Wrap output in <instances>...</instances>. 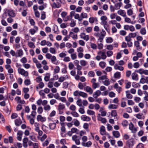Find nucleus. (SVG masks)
Listing matches in <instances>:
<instances>
[{
    "instance_id": "nucleus-1",
    "label": "nucleus",
    "mask_w": 148,
    "mask_h": 148,
    "mask_svg": "<svg viewBox=\"0 0 148 148\" xmlns=\"http://www.w3.org/2000/svg\"><path fill=\"white\" fill-rule=\"evenodd\" d=\"M73 95L75 97L81 96L84 98L87 97L88 96V94L86 93L78 90H76L74 92Z\"/></svg>"
},
{
    "instance_id": "nucleus-2",
    "label": "nucleus",
    "mask_w": 148,
    "mask_h": 148,
    "mask_svg": "<svg viewBox=\"0 0 148 148\" xmlns=\"http://www.w3.org/2000/svg\"><path fill=\"white\" fill-rule=\"evenodd\" d=\"M65 0H56L57 3L53 2L52 5V8H59L61 6V4H64Z\"/></svg>"
},
{
    "instance_id": "nucleus-3",
    "label": "nucleus",
    "mask_w": 148,
    "mask_h": 148,
    "mask_svg": "<svg viewBox=\"0 0 148 148\" xmlns=\"http://www.w3.org/2000/svg\"><path fill=\"white\" fill-rule=\"evenodd\" d=\"M18 72L19 74L21 75L24 77H27L28 76L29 73L27 71H25L24 69L20 67L18 68Z\"/></svg>"
},
{
    "instance_id": "nucleus-4",
    "label": "nucleus",
    "mask_w": 148,
    "mask_h": 148,
    "mask_svg": "<svg viewBox=\"0 0 148 148\" xmlns=\"http://www.w3.org/2000/svg\"><path fill=\"white\" fill-rule=\"evenodd\" d=\"M79 130L77 128L75 127H73L71 129V131H69L68 133V135L70 136H71L73 133H76L77 134H78V132Z\"/></svg>"
},
{
    "instance_id": "nucleus-5",
    "label": "nucleus",
    "mask_w": 148,
    "mask_h": 148,
    "mask_svg": "<svg viewBox=\"0 0 148 148\" xmlns=\"http://www.w3.org/2000/svg\"><path fill=\"white\" fill-rule=\"evenodd\" d=\"M65 106L64 104L60 103L58 106V110L59 114H61L63 113L62 110L65 108Z\"/></svg>"
},
{
    "instance_id": "nucleus-6",
    "label": "nucleus",
    "mask_w": 148,
    "mask_h": 148,
    "mask_svg": "<svg viewBox=\"0 0 148 148\" xmlns=\"http://www.w3.org/2000/svg\"><path fill=\"white\" fill-rule=\"evenodd\" d=\"M137 72L141 75L144 74L146 75H148V70H144L143 69H141L137 71Z\"/></svg>"
},
{
    "instance_id": "nucleus-7",
    "label": "nucleus",
    "mask_w": 148,
    "mask_h": 148,
    "mask_svg": "<svg viewBox=\"0 0 148 148\" xmlns=\"http://www.w3.org/2000/svg\"><path fill=\"white\" fill-rule=\"evenodd\" d=\"M80 36L81 38L83 39L86 41H88L89 39V36L88 35H86L84 33H81Z\"/></svg>"
},
{
    "instance_id": "nucleus-8",
    "label": "nucleus",
    "mask_w": 148,
    "mask_h": 148,
    "mask_svg": "<svg viewBox=\"0 0 148 148\" xmlns=\"http://www.w3.org/2000/svg\"><path fill=\"white\" fill-rule=\"evenodd\" d=\"M15 100L18 103H20L22 104H24L25 103V101L23 100H21V97H16L15 98Z\"/></svg>"
},
{
    "instance_id": "nucleus-9",
    "label": "nucleus",
    "mask_w": 148,
    "mask_h": 148,
    "mask_svg": "<svg viewBox=\"0 0 148 148\" xmlns=\"http://www.w3.org/2000/svg\"><path fill=\"white\" fill-rule=\"evenodd\" d=\"M98 54L100 56L101 58L103 60L105 59L107 57L105 52L100 51L98 53Z\"/></svg>"
},
{
    "instance_id": "nucleus-10",
    "label": "nucleus",
    "mask_w": 148,
    "mask_h": 148,
    "mask_svg": "<svg viewBox=\"0 0 148 148\" xmlns=\"http://www.w3.org/2000/svg\"><path fill=\"white\" fill-rule=\"evenodd\" d=\"M34 29H31L29 30V33L32 35L38 30V28L37 26H34Z\"/></svg>"
},
{
    "instance_id": "nucleus-11",
    "label": "nucleus",
    "mask_w": 148,
    "mask_h": 148,
    "mask_svg": "<svg viewBox=\"0 0 148 148\" xmlns=\"http://www.w3.org/2000/svg\"><path fill=\"white\" fill-rule=\"evenodd\" d=\"M117 14L123 17L126 16V13L125 10L120 9L117 12Z\"/></svg>"
},
{
    "instance_id": "nucleus-12",
    "label": "nucleus",
    "mask_w": 148,
    "mask_h": 148,
    "mask_svg": "<svg viewBox=\"0 0 148 148\" xmlns=\"http://www.w3.org/2000/svg\"><path fill=\"white\" fill-rule=\"evenodd\" d=\"M37 119L38 121L43 122L46 121V118L45 117L42 116L41 115H38L37 116Z\"/></svg>"
},
{
    "instance_id": "nucleus-13",
    "label": "nucleus",
    "mask_w": 148,
    "mask_h": 148,
    "mask_svg": "<svg viewBox=\"0 0 148 148\" xmlns=\"http://www.w3.org/2000/svg\"><path fill=\"white\" fill-rule=\"evenodd\" d=\"M7 13L10 16L14 17L15 16V14L13 10H7Z\"/></svg>"
},
{
    "instance_id": "nucleus-14",
    "label": "nucleus",
    "mask_w": 148,
    "mask_h": 148,
    "mask_svg": "<svg viewBox=\"0 0 148 148\" xmlns=\"http://www.w3.org/2000/svg\"><path fill=\"white\" fill-rule=\"evenodd\" d=\"M84 90L90 95L92 94L93 92V90L89 86H86Z\"/></svg>"
},
{
    "instance_id": "nucleus-15",
    "label": "nucleus",
    "mask_w": 148,
    "mask_h": 148,
    "mask_svg": "<svg viewBox=\"0 0 148 148\" xmlns=\"http://www.w3.org/2000/svg\"><path fill=\"white\" fill-rule=\"evenodd\" d=\"M100 134L102 135H104L106 134V131L105 128L104 126L102 125L101 127L100 130Z\"/></svg>"
},
{
    "instance_id": "nucleus-16",
    "label": "nucleus",
    "mask_w": 148,
    "mask_h": 148,
    "mask_svg": "<svg viewBox=\"0 0 148 148\" xmlns=\"http://www.w3.org/2000/svg\"><path fill=\"white\" fill-rule=\"evenodd\" d=\"M23 132L21 131H18L17 133V138L18 140L21 141L22 139Z\"/></svg>"
},
{
    "instance_id": "nucleus-17",
    "label": "nucleus",
    "mask_w": 148,
    "mask_h": 148,
    "mask_svg": "<svg viewBox=\"0 0 148 148\" xmlns=\"http://www.w3.org/2000/svg\"><path fill=\"white\" fill-rule=\"evenodd\" d=\"M81 119L83 121H89L91 120L90 118L85 115H82L81 116Z\"/></svg>"
},
{
    "instance_id": "nucleus-18",
    "label": "nucleus",
    "mask_w": 148,
    "mask_h": 148,
    "mask_svg": "<svg viewBox=\"0 0 148 148\" xmlns=\"http://www.w3.org/2000/svg\"><path fill=\"white\" fill-rule=\"evenodd\" d=\"M101 91L99 90H97L93 94V97L95 98L96 99L101 95Z\"/></svg>"
},
{
    "instance_id": "nucleus-19",
    "label": "nucleus",
    "mask_w": 148,
    "mask_h": 148,
    "mask_svg": "<svg viewBox=\"0 0 148 148\" xmlns=\"http://www.w3.org/2000/svg\"><path fill=\"white\" fill-rule=\"evenodd\" d=\"M69 35L70 37H71L74 40H76L77 38V34H75L72 32H70Z\"/></svg>"
},
{
    "instance_id": "nucleus-20",
    "label": "nucleus",
    "mask_w": 148,
    "mask_h": 148,
    "mask_svg": "<svg viewBox=\"0 0 148 148\" xmlns=\"http://www.w3.org/2000/svg\"><path fill=\"white\" fill-rule=\"evenodd\" d=\"M22 121L20 119H17L15 120V125L18 126L22 123Z\"/></svg>"
},
{
    "instance_id": "nucleus-21",
    "label": "nucleus",
    "mask_w": 148,
    "mask_h": 148,
    "mask_svg": "<svg viewBox=\"0 0 148 148\" xmlns=\"http://www.w3.org/2000/svg\"><path fill=\"white\" fill-rule=\"evenodd\" d=\"M138 75L136 73H132V79L136 81L138 80Z\"/></svg>"
},
{
    "instance_id": "nucleus-22",
    "label": "nucleus",
    "mask_w": 148,
    "mask_h": 148,
    "mask_svg": "<svg viewBox=\"0 0 148 148\" xmlns=\"http://www.w3.org/2000/svg\"><path fill=\"white\" fill-rule=\"evenodd\" d=\"M112 134L116 138H118L120 136V134L119 132L116 131H113Z\"/></svg>"
},
{
    "instance_id": "nucleus-23",
    "label": "nucleus",
    "mask_w": 148,
    "mask_h": 148,
    "mask_svg": "<svg viewBox=\"0 0 148 148\" xmlns=\"http://www.w3.org/2000/svg\"><path fill=\"white\" fill-rule=\"evenodd\" d=\"M114 69L116 70H119L121 71L123 70L124 68L123 66H119L118 65L116 64L114 66Z\"/></svg>"
},
{
    "instance_id": "nucleus-24",
    "label": "nucleus",
    "mask_w": 148,
    "mask_h": 148,
    "mask_svg": "<svg viewBox=\"0 0 148 148\" xmlns=\"http://www.w3.org/2000/svg\"><path fill=\"white\" fill-rule=\"evenodd\" d=\"M61 130L62 132L65 133L66 132V128L65 127V124L64 123H61Z\"/></svg>"
},
{
    "instance_id": "nucleus-25",
    "label": "nucleus",
    "mask_w": 148,
    "mask_h": 148,
    "mask_svg": "<svg viewBox=\"0 0 148 148\" xmlns=\"http://www.w3.org/2000/svg\"><path fill=\"white\" fill-rule=\"evenodd\" d=\"M52 62L56 64H57L58 63V62H57V59L56 57L55 56H53L51 58Z\"/></svg>"
},
{
    "instance_id": "nucleus-26",
    "label": "nucleus",
    "mask_w": 148,
    "mask_h": 148,
    "mask_svg": "<svg viewBox=\"0 0 148 148\" xmlns=\"http://www.w3.org/2000/svg\"><path fill=\"white\" fill-rule=\"evenodd\" d=\"M122 3L121 2H120L119 3L115 4V9L116 10L119 9Z\"/></svg>"
},
{
    "instance_id": "nucleus-27",
    "label": "nucleus",
    "mask_w": 148,
    "mask_h": 148,
    "mask_svg": "<svg viewBox=\"0 0 148 148\" xmlns=\"http://www.w3.org/2000/svg\"><path fill=\"white\" fill-rule=\"evenodd\" d=\"M50 74L49 73H47L46 74V76L44 77V80L46 82H48L49 81Z\"/></svg>"
},
{
    "instance_id": "nucleus-28",
    "label": "nucleus",
    "mask_w": 148,
    "mask_h": 148,
    "mask_svg": "<svg viewBox=\"0 0 148 148\" xmlns=\"http://www.w3.org/2000/svg\"><path fill=\"white\" fill-rule=\"evenodd\" d=\"M118 106L117 105L115 104H111L108 106V108L109 109H116L117 108Z\"/></svg>"
},
{
    "instance_id": "nucleus-29",
    "label": "nucleus",
    "mask_w": 148,
    "mask_h": 148,
    "mask_svg": "<svg viewBox=\"0 0 148 148\" xmlns=\"http://www.w3.org/2000/svg\"><path fill=\"white\" fill-rule=\"evenodd\" d=\"M44 86V84L42 82H40L39 84L38 85V86L36 87V88L37 89H39V88H42Z\"/></svg>"
},
{
    "instance_id": "nucleus-30",
    "label": "nucleus",
    "mask_w": 148,
    "mask_h": 148,
    "mask_svg": "<svg viewBox=\"0 0 148 148\" xmlns=\"http://www.w3.org/2000/svg\"><path fill=\"white\" fill-rule=\"evenodd\" d=\"M73 122H74V124L76 126H78L80 125V123L79 121L76 119H74L73 120Z\"/></svg>"
},
{
    "instance_id": "nucleus-31",
    "label": "nucleus",
    "mask_w": 148,
    "mask_h": 148,
    "mask_svg": "<svg viewBox=\"0 0 148 148\" xmlns=\"http://www.w3.org/2000/svg\"><path fill=\"white\" fill-rule=\"evenodd\" d=\"M49 126L51 129L53 130L56 127V124L55 123H50L49 124Z\"/></svg>"
},
{
    "instance_id": "nucleus-32",
    "label": "nucleus",
    "mask_w": 148,
    "mask_h": 148,
    "mask_svg": "<svg viewBox=\"0 0 148 148\" xmlns=\"http://www.w3.org/2000/svg\"><path fill=\"white\" fill-rule=\"evenodd\" d=\"M114 77L115 78H119L121 76V74L120 72H117L114 74Z\"/></svg>"
},
{
    "instance_id": "nucleus-33",
    "label": "nucleus",
    "mask_w": 148,
    "mask_h": 148,
    "mask_svg": "<svg viewBox=\"0 0 148 148\" xmlns=\"http://www.w3.org/2000/svg\"><path fill=\"white\" fill-rule=\"evenodd\" d=\"M80 63L81 66H84L88 64V62L84 60H81L80 61Z\"/></svg>"
},
{
    "instance_id": "nucleus-34",
    "label": "nucleus",
    "mask_w": 148,
    "mask_h": 148,
    "mask_svg": "<svg viewBox=\"0 0 148 148\" xmlns=\"http://www.w3.org/2000/svg\"><path fill=\"white\" fill-rule=\"evenodd\" d=\"M18 56L19 57H21L23 54V52L22 49H19L17 50Z\"/></svg>"
},
{
    "instance_id": "nucleus-35",
    "label": "nucleus",
    "mask_w": 148,
    "mask_h": 148,
    "mask_svg": "<svg viewBox=\"0 0 148 148\" xmlns=\"http://www.w3.org/2000/svg\"><path fill=\"white\" fill-rule=\"evenodd\" d=\"M87 14L86 13L82 12L81 14L80 17L82 19L83 18H87Z\"/></svg>"
},
{
    "instance_id": "nucleus-36",
    "label": "nucleus",
    "mask_w": 148,
    "mask_h": 148,
    "mask_svg": "<svg viewBox=\"0 0 148 148\" xmlns=\"http://www.w3.org/2000/svg\"><path fill=\"white\" fill-rule=\"evenodd\" d=\"M106 63L103 61L99 63V66L102 68H105L106 66Z\"/></svg>"
},
{
    "instance_id": "nucleus-37",
    "label": "nucleus",
    "mask_w": 148,
    "mask_h": 148,
    "mask_svg": "<svg viewBox=\"0 0 148 148\" xmlns=\"http://www.w3.org/2000/svg\"><path fill=\"white\" fill-rule=\"evenodd\" d=\"M92 27H88L86 28V32L88 33H90L92 31Z\"/></svg>"
},
{
    "instance_id": "nucleus-38",
    "label": "nucleus",
    "mask_w": 148,
    "mask_h": 148,
    "mask_svg": "<svg viewBox=\"0 0 148 148\" xmlns=\"http://www.w3.org/2000/svg\"><path fill=\"white\" fill-rule=\"evenodd\" d=\"M95 74L94 71H91L89 72L88 74V76L89 77H93L95 76Z\"/></svg>"
},
{
    "instance_id": "nucleus-39",
    "label": "nucleus",
    "mask_w": 148,
    "mask_h": 148,
    "mask_svg": "<svg viewBox=\"0 0 148 148\" xmlns=\"http://www.w3.org/2000/svg\"><path fill=\"white\" fill-rule=\"evenodd\" d=\"M87 113L89 115H93L95 114V112L92 111L90 110H87Z\"/></svg>"
},
{
    "instance_id": "nucleus-40",
    "label": "nucleus",
    "mask_w": 148,
    "mask_h": 148,
    "mask_svg": "<svg viewBox=\"0 0 148 148\" xmlns=\"http://www.w3.org/2000/svg\"><path fill=\"white\" fill-rule=\"evenodd\" d=\"M122 125L124 127H127L128 125V123L127 120H124L122 121Z\"/></svg>"
},
{
    "instance_id": "nucleus-41",
    "label": "nucleus",
    "mask_w": 148,
    "mask_h": 148,
    "mask_svg": "<svg viewBox=\"0 0 148 148\" xmlns=\"http://www.w3.org/2000/svg\"><path fill=\"white\" fill-rule=\"evenodd\" d=\"M28 45L29 47L33 49L35 47L34 43L31 42H28Z\"/></svg>"
},
{
    "instance_id": "nucleus-42",
    "label": "nucleus",
    "mask_w": 148,
    "mask_h": 148,
    "mask_svg": "<svg viewBox=\"0 0 148 148\" xmlns=\"http://www.w3.org/2000/svg\"><path fill=\"white\" fill-rule=\"evenodd\" d=\"M60 70V69L59 67L58 66H56L54 69V73H58Z\"/></svg>"
},
{
    "instance_id": "nucleus-43",
    "label": "nucleus",
    "mask_w": 148,
    "mask_h": 148,
    "mask_svg": "<svg viewBox=\"0 0 148 148\" xmlns=\"http://www.w3.org/2000/svg\"><path fill=\"white\" fill-rule=\"evenodd\" d=\"M132 86L134 88H137L140 87V86L138 83L133 82L132 84Z\"/></svg>"
},
{
    "instance_id": "nucleus-44",
    "label": "nucleus",
    "mask_w": 148,
    "mask_h": 148,
    "mask_svg": "<svg viewBox=\"0 0 148 148\" xmlns=\"http://www.w3.org/2000/svg\"><path fill=\"white\" fill-rule=\"evenodd\" d=\"M63 60L65 62H69L70 61L71 59L69 56H65L63 59Z\"/></svg>"
},
{
    "instance_id": "nucleus-45",
    "label": "nucleus",
    "mask_w": 148,
    "mask_h": 148,
    "mask_svg": "<svg viewBox=\"0 0 148 148\" xmlns=\"http://www.w3.org/2000/svg\"><path fill=\"white\" fill-rule=\"evenodd\" d=\"M103 84L106 86H108L110 84V82L109 80V79H107L106 80H105L103 82Z\"/></svg>"
},
{
    "instance_id": "nucleus-46",
    "label": "nucleus",
    "mask_w": 148,
    "mask_h": 148,
    "mask_svg": "<svg viewBox=\"0 0 148 148\" xmlns=\"http://www.w3.org/2000/svg\"><path fill=\"white\" fill-rule=\"evenodd\" d=\"M41 13V18L42 20H43L46 18L45 12L44 11H42Z\"/></svg>"
},
{
    "instance_id": "nucleus-47",
    "label": "nucleus",
    "mask_w": 148,
    "mask_h": 148,
    "mask_svg": "<svg viewBox=\"0 0 148 148\" xmlns=\"http://www.w3.org/2000/svg\"><path fill=\"white\" fill-rule=\"evenodd\" d=\"M68 67L70 70H72L73 69L74 67V66L72 62H70L69 64Z\"/></svg>"
},
{
    "instance_id": "nucleus-48",
    "label": "nucleus",
    "mask_w": 148,
    "mask_h": 148,
    "mask_svg": "<svg viewBox=\"0 0 148 148\" xmlns=\"http://www.w3.org/2000/svg\"><path fill=\"white\" fill-rule=\"evenodd\" d=\"M82 101L81 99H79L76 102L77 105L79 106H82Z\"/></svg>"
},
{
    "instance_id": "nucleus-49",
    "label": "nucleus",
    "mask_w": 148,
    "mask_h": 148,
    "mask_svg": "<svg viewBox=\"0 0 148 148\" xmlns=\"http://www.w3.org/2000/svg\"><path fill=\"white\" fill-rule=\"evenodd\" d=\"M71 16H70V15L67 16H66L65 18H64L63 20L65 22H66L68 21L69 20H70L71 19Z\"/></svg>"
},
{
    "instance_id": "nucleus-50",
    "label": "nucleus",
    "mask_w": 148,
    "mask_h": 148,
    "mask_svg": "<svg viewBox=\"0 0 148 148\" xmlns=\"http://www.w3.org/2000/svg\"><path fill=\"white\" fill-rule=\"evenodd\" d=\"M21 62L23 64H25L27 62V58L25 57H23L20 60Z\"/></svg>"
},
{
    "instance_id": "nucleus-51",
    "label": "nucleus",
    "mask_w": 148,
    "mask_h": 148,
    "mask_svg": "<svg viewBox=\"0 0 148 148\" xmlns=\"http://www.w3.org/2000/svg\"><path fill=\"white\" fill-rule=\"evenodd\" d=\"M43 111V109L42 107H39L37 109V112L39 114H41Z\"/></svg>"
},
{
    "instance_id": "nucleus-52",
    "label": "nucleus",
    "mask_w": 148,
    "mask_h": 148,
    "mask_svg": "<svg viewBox=\"0 0 148 148\" xmlns=\"http://www.w3.org/2000/svg\"><path fill=\"white\" fill-rule=\"evenodd\" d=\"M44 109L45 110L49 111L51 109V107L49 105H46L44 107Z\"/></svg>"
},
{
    "instance_id": "nucleus-53",
    "label": "nucleus",
    "mask_w": 148,
    "mask_h": 148,
    "mask_svg": "<svg viewBox=\"0 0 148 148\" xmlns=\"http://www.w3.org/2000/svg\"><path fill=\"white\" fill-rule=\"evenodd\" d=\"M106 79H107V76L105 75L99 77V81L100 80H103Z\"/></svg>"
},
{
    "instance_id": "nucleus-54",
    "label": "nucleus",
    "mask_w": 148,
    "mask_h": 148,
    "mask_svg": "<svg viewBox=\"0 0 148 148\" xmlns=\"http://www.w3.org/2000/svg\"><path fill=\"white\" fill-rule=\"evenodd\" d=\"M75 18L76 19H78L79 21H81L82 20V19L80 18L79 15V14H76L75 16Z\"/></svg>"
},
{
    "instance_id": "nucleus-55",
    "label": "nucleus",
    "mask_w": 148,
    "mask_h": 148,
    "mask_svg": "<svg viewBox=\"0 0 148 148\" xmlns=\"http://www.w3.org/2000/svg\"><path fill=\"white\" fill-rule=\"evenodd\" d=\"M99 86V83H95L92 84V87L94 89H96Z\"/></svg>"
},
{
    "instance_id": "nucleus-56",
    "label": "nucleus",
    "mask_w": 148,
    "mask_h": 148,
    "mask_svg": "<svg viewBox=\"0 0 148 148\" xmlns=\"http://www.w3.org/2000/svg\"><path fill=\"white\" fill-rule=\"evenodd\" d=\"M146 30L145 28H142L140 30V33L142 35H145L146 34Z\"/></svg>"
},
{
    "instance_id": "nucleus-57",
    "label": "nucleus",
    "mask_w": 148,
    "mask_h": 148,
    "mask_svg": "<svg viewBox=\"0 0 148 148\" xmlns=\"http://www.w3.org/2000/svg\"><path fill=\"white\" fill-rule=\"evenodd\" d=\"M77 53L83 52L84 50L83 47H79L77 48Z\"/></svg>"
},
{
    "instance_id": "nucleus-58",
    "label": "nucleus",
    "mask_w": 148,
    "mask_h": 148,
    "mask_svg": "<svg viewBox=\"0 0 148 148\" xmlns=\"http://www.w3.org/2000/svg\"><path fill=\"white\" fill-rule=\"evenodd\" d=\"M71 114L74 117H78L79 116V114L76 112L73 111L72 112Z\"/></svg>"
},
{
    "instance_id": "nucleus-59",
    "label": "nucleus",
    "mask_w": 148,
    "mask_h": 148,
    "mask_svg": "<svg viewBox=\"0 0 148 148\" xmlns=\"http://www.w3.org/2000/svg\"><path fill=\"white\" fill-rule=\"evenodd\" d=\"M67 14V13L66 12H63L61 14V16L63 18V19L66 16Z\"/></svg>"
},
{
    "instance_id": "nucleus-60",
    "label": "nucleus",
    "mask_w": 148,
    "mask_h": 148,
    "mask_svg": "<svg viewBox=\"0 0 148 148\" xmlns=\"http://www.w3.org/2000/svg\"><path fill=\"white\" fill-rule=\"evenodd\" d=\"M117 14L116 13H112L110 15V17L112 19L116 18L117 16Z\"/></svg>"
},
{
    "instance_id": "nucleus-61",
    "label": "nucleus",
    "mask_w": 148,
    "mask_h": 148,
    "mask_svg": "<svg viewBox=\"0 0 148 148\" xmlns=\"http://www.w3.org/2000/svg\"><path fill=\"white\" fill-rule=\"evenodd\" d=\"M50 52L53 54H55L56 53V50L54 48L52 47H51L49 49Z\"/></svg>"
},
{
    "instance_id": "nucleus-62",
    "label": "nucleus",
    "mask_w": 148,
    "mask_h": 148,
    "mask_svg": "<svg viewBox=\"0 0 148 148\" xmlns=\"http://www.w3.org/2000/svg\"><path fill=\"white\" fill-rule=\"evenodd\" d=\"M71 56L72 60H74L76 59L77 56L75 53H73L71 55Z\"/></svg>"
},
{
    "instance_id": "nucleus-63",
    "label": "nucleus",
    "mask_w": 148,
    "mask_h": 148,
    "mask_svg": "<svg viewBox=\"0 0 148 148\" xmlns=\"http://www.w3.org/2000/svg\"><path fill=\"white\" fill-rule=\"evenodd\" d=\"M84 86L83 84L81 82H79L78 84V87L80 89L82 90L83 89Z\"/></svg>"
},
{
    "instance_id": "nucleus-64",
    "label": "nucleus",
    "mask_w": 148,
    "mask_h": 148,
    "mask_svg": "<svg viewBox=\"0 0 148 148\" xmlns=\"http://www.w3.org/2000/svg\"><path fill=\"white\" fill-rule=\"evenodd\" d=\"M111 115L112 116L115 117L117 115V113L116 110H113L111 112Z\"/></svg>"
}]
</instances>
